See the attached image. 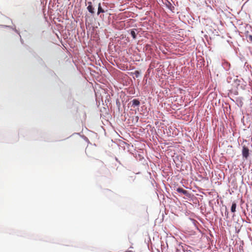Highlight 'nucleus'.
I'll use <instances>...</instances> for the list:
<instances>
[{"instance_id": "nucleus-1", "label": "nucleus", "mask_w": 252, "mask_h": 252, "mask_svg": "<svg viewBox=\"0 0 252 252\" xmlns=\"http://www.w3.org/2000/svg\"><path fill=\"white\" fill-rule=\"evenodd\" d=\"M250 155V150L246 146L243 147L242 156L244 158L247 159Z\"/></svg>"}, {"instance_id": "nucleus-2", "label": "nucleus", "mask_w": 252, "mask_h": 252, "mask_svg": "<svg viewBox=\"0 0 252 252\" xmlns=\"http://www.w3.org/2000/svg\"><path fill=\"white\" fill-rule=\"evenodd\" d=\"M88 6L87 7V9L92 14H94V8L92 6L91 2H88Z\"/></svg>"}, {"instance_id": "nucleus-3", "label": "nucleus", "mask_w": 252, "mask_h": 252, "mask_svg": "<svg viewBox=\"0 0 252 252\" xmlns=\"http://www.w3.org/2000/svg\"><path fill=\"white\" fill-rule=\"evenodd\" d=\"M177 191L179 192V193H183V194L184 195H186L188 194V191L183 189V188H178L177 189Z\"/></svg>"}, {"instance_id": "nucleus-4", "label": "nucleus", "mask_w": 252, "mask_h": 252, "mask_svg": "<svg viewBox=\"0 0 252 252\" xmlns=\"http://www.w3.org/2000/svg\"><path fill=\"white\" fill-rule=\"evenodd\" d=\"M132 106H139L140 105V101L137 99H134L131 101Z\"/></svg>"}, {"instance_id": "nucleus-5", "label": "nucleus", "mask_w": 252, "mask_h": 252, "mask_svg": "<svg viewBox=\"0 0 252 252\" xmlns=\"http://www.w3.org/2000/svg\"><path fill=\"white\" fill-rule=\"evenodd\" d=\"M236 203L235 202H233L231 208V212L234 213L236 211Z\"/></svg>"}, {"instance_id": "nucleus-6", "label": "nucleus", "mask_w": 252, "mask_h": 252, "mask_svg": "<svg viewBox=\"0 0 252 252\" xmlns=\"http://www.w3.org/2000/svg\"><path fill=\"white\" fill-rule=\"evenodd\" d=\"M104 10L102 8L100 3H99L98 7L97 14H99L100 13H104Z\"/></svg>"}, {"instance_id": "nucleus-7", "label": "nucleus", "mask_w": 252, "mask_h": 252, "mask_svg": "<svg viewBox=\"0 0 252 252\" xmlns=\"http://www.w3.org/2000/svg\"><path fill=\"white\" fill-rule=\"evenodd\" d=\"M130 34L132 36L133 39H135L136 37V34L133 30H131Z\"/></svg>"}, {"instance_id": "nucleus-8", "label": "nucleus", "mask_w": 252, "mask_h": 252, "mask_svg": "<svg viewBox=\"0 0 252 252\" xmlns=\"http://www.w3.org/2000/svg\"><path fill=\"white\" fill-rule=\"evenodd\" d=\"M134 74L135 75V76H136V77H138L139 76V75L140 73H139V71H138V70H136V71L134 72Z\"/></svg>"}, {"instance_id": "nucleus-9", "label": "nucleus", "mask_w": 252, "mask_h": 252, "mask_svg": "<svg viewBox=\"0 0 252 252\" xmlns=\"http://www.w3.org/2000/svg\"><path fill=\"white\" fill-rule=\"evenodd\" d=\"M248 38H249V41L250 42H252V35H249Z\"/></svg>"}]
</instances>
